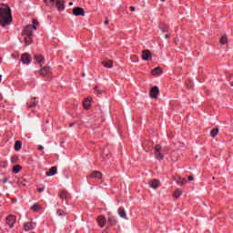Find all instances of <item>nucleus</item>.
<instances>
[{
    "label": "nucleus",
    "instance_id": "f257e3e1",
    "mask_svg": "<svg viewBox=\"0 0 233 233\" xmlns=\"http://www.w3.org/2000/svg\"><path fill=\"white\" fill-rule=\"evenodd\" d=\"M12 23V9L8 5H3L0 7V25L1 26H8Z\"/></svg>",
    "mask_w": 233,
    "mask_h": 233
},
{
    "label": "nucleus",
    "instance_id": "f03ea898",
    "mask_svg": "<svg viewBox=\"0 0 233 233\" xmlns=\"http://www.w3.org/2000/svg\"><path fill=\"white\" fill-rule=\"evenodd\" d=\"M34 30H37L35 25H26L22 31L23 37H32V35H34Z\"/></svg>",
    "mask_w": 233,
    "mask_h": 233
},
{
    "label": "nucleus",
    "instance_id": "7ed1b4c3",
    "mask_svg": "<svg viewBox=\"0 0 233 233\" xmlns=\"http://www.w3.org/2000/svg\"><path fill=\"white\" fill-rule=\"evenodd\" d=\"M161 150H162L161 145H157L155 147V157L158 161H163V159L165 157V155H163V153H161Z\"/></svg>",
    "mask_w": 233,
    "mask_h": 233
},
{
    "label": "nucleus",
    "instance_id": "20e7f679",
    "mask_svg": "<svg viewBox=\"0 0 233 233\" xmlns=\"http://www.w3.org/2000/svg\"><path fill=\"white\" fill-rule=\"evenodd\" d=\"M15 221H17V219L14 215H9L5 218V223L6 225L9 226V228H14V225H15Z\"/></svg>",
    "mask_w": 233,
    "mask_h": 233
},
{
    "label": "nucleus",
    "instance_id": "39448f33",
    "mask_svg": "<svg viewBox=\"0 0 233 233\" xmlns=\"http://www.w3.org/2000/svg\"><path fill=\"white\" fill-rule=\"evenodd\" d=\"M142 59L143 61H151L152 60V53L148 49H144L142 51Z\"/></svg>",
    "mask_w": 233,
    "mask_h": 233
},
{
    "label": "nucleus",
    "instance_id": "423d86ee",
    "mask_svg": "<svg viewBox=\"0 0 233 233\" xmlns=\"http://www.w3.org/2000/svg\"><path fill=\"white\" fill-rule=\"evenodd\" d=\"M149 96L152 99H157V96H159V87L153 86L149 91Z\"/></svg>",
    "mask_w": 233,
    "mask_h": 233
},
{
    "label": "nucleus",
    "instance_id": "0eeeda50",
    "mask_svg": "<svg viewBox=\"0 0 233 233\" xmlns=\"http://www.w3.org/2000/svg\"><path fill=\"white\" fill-rule=\"evenodd\" d=\"M73 15L79 17V15L85 16V9L83 7H75L73 9Z\"/></svg>",
    "mask_w": 233,
    "mask_h": 233
},
{
    "label": "nucleus",
    "instance_id": "6e6552de",
    "mask_svg": "<svg viewBox=\"0 0 233 233\" xmlns=\"http://www.w3.org/2000/svg\"><path fill=\"white\" fill-rule=\"evenodd\" d=\"M50 70H52V68L49 66H43L39 71L40 76H42V77L48 76L50 74Z\"/></svg>",
    "mask_w": 233,
    "mask_h": 233
},
{
    "label": "nucleus",
    "instance_id": "1a4fd4ad",
    "mask_svg": "<svg viewBox=\"0 0 233 233\" xmlns=\"http://www.w3.org/2000/svg\"><path fill=\"white\" fill-rule=\"evenodd\" d=\"M96 221L100 228H103V227L106 225V218H105V216H98L96 218Z\"/></svg>",
    "mask_w": 233,
    "mask_h": 233
},
{
    "label": "nucleus",
    "instance_id": "9d476101",
    "mask_svg": "<svg viewBox=\"0 0 233 233\" xmlns=\"http://www.w3.org/2000/svg\"><path fill=\"white\" fill-rule=\"evenodd\" d=\"M55 3L58 12H63V10H65V0H56Z\"/></svg>",
    "mask_w": 233,
    "mask_h": 233
},
{
    "label": "nucleus",
    "instance_id": "9b49d317",
    "mask_svg": "<svg viewBox=\"0 0 233 233\" xmlns=\"http://www.w3.org/2000/svg\"><path fill=\"white\" fill-rule=\"evenodd\" d=\"M21 61L24 65H30L32 61L30 60V55L28 53L23 54L21 57Z\"/></svg>",
    "mask_w": 233,
    "mask_h": 233
},
{
    "label": "nucleus",
    "instance_id": "f8f14e48",
    "mask_svg": "<svg viewBox=\"0 0 233 233\" xmlns=\"http://www.w3.org/2000/svg\"><path fill=\"white\" fill-rule=\"evenodd\" d=\"M34 59L37 61L40 66H43V65H45V56H43V55H35Z\"/></svg>",
    "mask_w": 233,
    "mask_h": 233
},
{
    "label": "nucleus",
    "instance_id": "ddd939ff",
    "mask_svg": "<svg viewBox=\"0 0 233 233\" xmlns=\"http://www.w3.org/2000/svg\"><path fill=\"white\" fill-rule=\"evenodd\" d=\"M82 105L86 110H90V108H92V102L88 98H85Z\"/></svg>",
    "mask_w": 233,
    "mask_h": 233
},
{
    "label": "nucleus",
    "instance_id": "4468645a",
    "mask_svg": "<svg viewBox=\"0 0 233 233\" xmlns=\"http://www.w3.org/2000/svg\"><path fill=\"white\" fill-rule=\"evenodd\" d=\"M58 196H59L60 199H66V200L70 199V194L65 190L60 191Z\"/></svg>",
    "mask_w": 233,
    "mask_h": 233
},
{
    "label": "nucleus",
    "instance_id": "2eb2a0df",
    "mask_svg": "<svg viewBox=\"0 0 233 233\" xmlns=\"http://www.w3.org/2000/svg\"><path fill=\"white\" fill-rule=\"evenodd\" d=\"M151 74L152 76H161V74H163V68H161V66H157L151 70Z\"/></svg>",
    "mask_w": 233,
    "mask_h": 233
},
{
    "label": "nucleus",
    "instance_id": "dca6fc26",
    "mask_svg": "<svg viewBox=\"0 0 233 233\" xmlns=\"http://www.w3.org/2000/svg\"><path fill=\"white\" fill-rule=\"evenodd\" d=\"M35 228L34 227V225H32V222H25L24 224V230L25 232H28V230H34Z\"/></svg>",
    "mask_w": 233,
    "mask_h": 233
},
{
    "label": "nucleus",
    "instance_id": "f3484780",
    "mask_svg": "<svg viewBox=\"0 0 233 233\" xmlns=\"http://www.w3.org/2000/svg\"><path fill=\"white\" fill-rule=\"evenodd\" d=\"M103 66H105V68H112V66H114V61L112 60H106L102 62Z\"/></svg>",
    "mask_w": 233,
    "mask_h": 233
},
{
    "label": "nucleus",
    "instance_id": "a211bd4d",
    "mask_svg": "<svg viewBox=\"0 0 233 233\" xmlns=\"http://www.w3.org/2000/svg\"><path fill=\"white\" fill-rule=\"evenodd\" d=\"M46 176L50 177V176H56V174H57V167H51L48 172L46 173Z\"/></svg>",
    "mask_w": 233,
    "mask_h": 233
},
{
    "label": "nucleus",
    "instance_id": "6ab92c4d",
    "mask_svg": "<svg viewBox=\"0 0 233 233\" xmlns=\"http://www.w3.org/2000/svg\"><path fill=\"white\" fill-rule=\"evenodd\" d=\"M89 177H96L98 179H103V174L99 171H94Z\"/></svg>",
    "mask_w": 233,
    "mask_h": 233
},
{
    "label": "nucleus",
    "instance_id": "aec40b11",
    "mask_svg": "<svg viewBox=\"0 0 233 233\" xmlns=\"http://www.w3.org/2000/svg\"><path fill=\"white\" fill-rule=\"evenodd\" d=\"M116 223H117V220H116L113 216L108 217V218H107V225L109 227H112V226L116 225Z\"/></svg>",
    "mask_w": 233,
    "mask_h": 233
},
{
    "label": "nucleus",
    "instance_id": "412c9836",
    "mask_svg": "<svg viewBox=\"0 0 233 233\" xmlns=\"http://www.w3.org/2000/svg\"><path fill=\"white\" fill-rule=\"evenodd\" d=\"M149 186L151 187V188H157V187H159V180L157 179L151 180L149 182Z\"/></svg>",
    "mask_w": 233,
    "mask_h": 233
},
{
    "label": "nucleus",
    "instance_id": "4be33fe9",
    "mask_svg": "<svg viewBox=\"0 0 233 233\" xmlns=\"http://www.w3.org/2000/svg\"><path fill=\"white\" fill-rule=\"evenodd\" d=\"M159 29L162 31V32H168L170 30V26L165 25V24H159Z\"/></svg>",
    "mask_w": 233,
    "mask_h": 233
},
{
    "label": "nucleus",
    "instance_id": "5701e85b",
    "mask_svg": "<svg viewBox=\"0 0 233 233\" xmlns=\"http://www.w3.org/2000/svg\"><path fill=\"white\" fill-rule=\"evenodd\" d=\"M118 214H119L120 218H123L124 219H127V211L125 210V208H120L118 209Z\"/></svg>",
    "mask_w": 233,
    "mask_h": 233
},
{
    "label": "nucleus",
    "instance_id": "b1692460",
    "mask_svg": "<svg viewBox=\"0 0 233 233\" xmlns=\"http://www.w3.org/2000/svg\"><path fill=\"white\" fill-rule=\"evenodd\" d=\"M22 169H23V167H21L20 165H15L13 167V173L19 174V172H21Z\"/></svg>",
    "mask_w": 233,
    "mask_h": 233
},
{
    "label": "nucleus",
    "instance_id": "393cba45",
    "mask_svg": "<svg viewBox=\"0 0 233 233\" xmlns=\"http://www.w3.org/2000/svg\"><path fill=\"white\" fill-rule=\"evenodd\" d=\"M22 147H23V143L21 141L18 140L15 143V150L16 152H18V150H21Z\"/></svg>",
    "mask_w": 233,
    "mask_h": 233
},
{
    "label": "nucleus",
    "instance_id": "a878e982",
    "mask_svg": "<svg viewBox=\"0 0 233 233\" xmlns=\"http://www.w3.org/2000/svg\"><path fill=\"white\" fill-rule=\"evenodd\" d=\"M44 3L46 5V6H55L56 5V0H44Z\"/></svg>",
    "mask_w": 233,
    "mask_h": 233
},
{
    "label": "nucleus",
    "instance_id": "bb28decb",
    "mask_svg": "<svg viewBox=\"0 0 233 233\" xmlns=\"http://www.w3.org/2000/svg\"><path fill=\"white\" fill-rule=\"evenodd\" d=\"M24 40L25 43V46H28V45H32V36H24Z\"/></svg>",
    "mask_w": 233,
    "mask_h": 233
},
{
    "label": "nucleus",
    "instance_id": "cd10ccee",
    "mask_svg": "<svg viewBox=\"0 0 233 233\" xmlns=\"http://www.w3.org/2000/svg\"><path fill=\"white\" fill-rule=\"evenodd\" d=\"M218 134H219V128L218 127L213 128L210 132L211 137H216V136H218Z\"/></svg>",
    "mask_w": 233,
    "mask_h": 233
},
{
    "label": "nucleus",
    "instance_id": "c85d7f7f",
    "mask_svg": "<svg viewBox=\"0 0 233 233\" xmlns=\"http://www.w3.org/2000/svg\"><path fill=\"white\" fill-rule=\"evenodd\" d=\"M220 45H227L228 43V37L223 35L219 40Z\"/></svg>",
    "mask_w": 233,
    "mask_h": 233
},
{
    "label": "nucleus",
    "instance_id": "c756f323",
    "mask_svg": "<svg viewBox=\"0 0 233 233\" xmlns=\"http://www.w3.org/2000/svg\"><path fill=\"white\" fill-rule=\"evenodd\" d=\"M41 209V206H39V204H35L32 208L31 210L33 212H39Z\"/></svg>",
    "mask_w": 233,
    "mask_h": 233
},
{
    "label": "nucleus",
    "instance_id": "7c9ffc66",
    "mask_svg": "<svg viewBox=\"0 0 233 233\" xmlns=\"http://www.w3.org/2000/svg\"><path fill=\"white\" fill-rule=\"evenodd\" d=\"M177 185H186L187 179L182 178L181 177H178V179L177 180Z\"/></svg>",
    "mask_w": 233,
    "mask_h": 233
},
{
    "label": "nucleus",
    "instance_id": "2f4dec72",
    "mask_svg": "<svg viewBox=\"0 0 233 233\" xmlns=\"http://www.w3.org/2000/svg\"><path fill=\"white\" fill-rule=\"evenodd\" d=\"M181 194H183V191L179 190V189H176L175 193H174V198H176V199L179 198V196H181Z\"/></svg>",
    "mask_w": 233,
    "mask_h": 233
},
{
    "label": "nucleus",
    "instance_id": "473e14b6",
    "mask_svg": "<svg viewBox=\"0 0 233 233\" xmlns=\"http://www.w3.org/2000/svg\"><path fill=\"white\" fill-rule=\"evenodd\" d=\"M18 185H20L22 187H26V179H25V178L18 179Z\"/></svg>",
    "mask_w": 233,
    "mask_h": 233
},
{
    "label": "nucleus",
    "instance_id": "72a5a7b5",
    "mask_svg": "<svg viewBox=\"0 0 233 233\" xmlns=\"http://www.w3.org/2000/svg\"><path fill=\"white\" fill-rule=\"evenodd\" d=\"M95 92H96V94H98L99 96H101L102 94H105V91L101 90V88H99V86H95Z\"/></svg>",
    "mask_w": 233,
    "mask_h": 233
},
{
    "label": "nucleus",
    "instance_id": "f704fd0d",
    "mask_svg": "<svg viewBox=\"0 0 233 233\" xmlns=\"http://www.w3.org/2000/svg\"><path fill=\"white\" fill-rule=\"evenodd\" d=\"M56 214L57 216H66V212H65L63 209H57Z\"/></svg>",
    "mask_w": 233,
    "mask_h": 233
},
{
    "label": "nucleus",
    "instance_id": "c9c22d12",
    "mask_svg": "<svg viewBox=\"0 0 233 233\" xmlns=\"http://www.w3.org/2000/svg\"><path fill=\"white\" fill-rule=\"evenodd\" d=\"M36 105H37V102H34L30 106H28V108H32L33 106H35Z\"/></svg>",
    "mask_w": 233,
    "mask_h": 233
},
{
    "label": "nucleus",
    "instance_id": "e433bc0d",
    "mask_svg": "<svg viewBox=\"0 0 233 233\" xmlns=\"http://www.w3.org/2000/svg\"><path fill=\"white\" fill-rule=\"evenodd\" d=\"M17 159V157H11V162L15 163V160Z\"/></svg>",
    "mask_w": 233,
    "mask_h": 233
},
{
    "label": "nucleus",
    "instance_id": "4c0bfd02",
    "mask_svg": "<svg viewBox=\"0 0 233 233\" xmlns=\"http://www.w3.org/2000/svg\"><path fill=\"white\" fill-rule=\"evenodd\" d=\"M33 25H39V21H37V19H34L33 20Z\"/></svg>",
    "mask_w": 233,
    "mask_h": 233
},
{
    "label": "nucleus",
    "instance_id": "58836bf2",
    "mask_svg": "<svg viewBox=\"0 0 233 233\" xmlns=\"http://www.w3.org/2000/svg\"><path fill=\"white\" fill-rule=\"evenodd\" d=\"M187 179H188V181H194V177H193V176H189V177H187Z\"/></svg>",
    "mask_w": 233,
    "mask_h": 233
},
{
    "label": "nucleus",
    "instance_id": "ea45409f",
    "mask_svg": "<svg viewBox=\"0 0 233 233\" xmlns=\"http://www.w3.org/2000/svg\"><path fill=\"white\" fill-rule=\"evenodd\" d=\"M131 12H136V7L135 6H130Z\"/></svg>",
    "mask_w": 233,
    "mask_h": 233
},
{
    "label": "nucleus",
    "instance_id": "a19ab883",
    "mask_svg": "<svg viewBox=\"0 0 233 233\" xmlns=\"http://www.w3.org/2000/svg\"><path fill=\"white\" fill-rule=\"evenodd\" d=\"M44 148H45V147H44L43 146H39V147H38V150H44Z\"/></svg>",
    "mask_w": 233,
    "mask_h": 233
},
{
    "label": "nucleus",
    "instance_id": "79ce46f5",
    "mask_svg": "<svg viewBox=\"0 0 233 233\" xmlns=\"http://www.w3.org/2000/svg\"><path fill=\"white\" fill-rule=\"evenodd\" d=\"M43 190H45V187L38 188V192H43Z\"/></svg>",
    "mask_w": 233,
    "mask_h": 233
},
{
    "label": "nucleus",
    "instance_id": "37998d69",
    "mask_svg": "<svg viewBox=\"0 0 233 233\" xmlns=\"http://www.w3.org/2000/svg\"><path fill=\"white\" fill-rule=\"evenodd\" d=\"M109 21L108 20H106L105 22H104V25H109Z\"/></svg>",
    "mask_w": 233,
    "mask_h": 233
},
{
    "label": "nucleus",
    "instance_id": "c03bdc74",
    "mask_svg": "<svg viewBox=\"0 0 233 233\" xmlns=\"http://www.w3.org/2000/svg\"><path fill=\"white\" fill-rule=\"evenodd\" d=\"M165 37H166V39H168V37H170V35L167 34V35H165Z\"/></svg>",
    "mask_w": 233,
    "mask_h": 233
},
{
    "label": "nucleus",
    "instance_id": "a18cd8bd",
    "mask_svg": "<svg viewBox=\"0 0 233 233\" xmlns=\"http://www.w3.org/2000/svg\"><path fill=\"white\" fill-rule=\"evenodd\" d=\"M8 181V178H4L3 183H6Z\"/></svg>",
    "mask_w": 233,
    "mask_h": 233
},
{
    "label": "nucleus",
    "instance_id": "49530a36",
    "mask_svg": "<svg viewBox=\"0 0 233 233\" xmlns=\"http://www.w3.org/2000/svg\"><path fill=\"white\" fill-rule=\"evenodd\" d=\"M73 5H74L73 2H70V3H69V6H72Z\"/></svg>",
    "mask_w": 233,
    "mask_h": 233
},
{
    "label": "nucleus",
    "instance_id": "de8ad7c7",
    "mask_svg": "<svg viewBox=\"0 0 233 233\" xmlns=\"http://www.w3.org/2000/svg\"><path fill=\"white\" fill-rule=\"evenodd\" d=\"M82 77H85V73L82 74Z\"/></svg>",
    "mask_w": 233,
    "mask_h": 233
},
{
    "label": "nucleus",
    "instance_id": "09e8293b",
    "mask_svg": "<svg viewBox=\"0 0 233 233\" xmlns=\"http://www.w3.org/2000/svg\"><path fill=\"white\" fill-rule=\"evenodd\" d=\"M212 179H213V181H214V180L216 179V177H213Z\"/></svg>",
    "mask_w": 233,
    "mask_h": 233
},
{
    "label": "nucleus",
    "instance_id": "8fccbe9b",
    "mask_svg": "<svg viewBox=\"0 0 233 233\" xmlns=\"http://www.w3.org/2000/svg\"><path fill=\"white\" fill-rule=\"evenodd\" d=\"M69 127H74V124H70V126Z\"/></svg>",
    "mask_w": 233,
    "mask_h": 233
},
{
    "label": "nucleus",
    "instance_id": "3c124183",
    "mask_svg": "<svg viewBox=\"0 0 233 233\" xmlns=\"http://www.w3.org/2000/svg\"><path fill=\"white\" fill-rule=\"evenodd\" d=\"M162 3H165V0H160Z\"/></svg>",
    "mask_w": 233,
    "mask_h": 233
},
{
    "label": "nucleus",
    "instance_id": "603ef678",
    "mask_svg": "<svg viewBox=\"0 0 233 233\" xmlns=\"http://www.w3.org/2000/svg\"><path fill=\"white\" fill-rule=\"evenodd\" d=\"M175 45H177V42L175 41Z\"/></svg>",
    "mask_w": 233,
    "mask_h": 233
},
{
    "label": "nucleus",
    "instance_id": "864d4df0",
    "mask_svg": "<svg viewBox=\"0 0 233 233\" xmlns=\"http://www.w3.org/2000/svg\"><path fill=\"white\" fill-rule=\"evenodd\" d=\"M231 86H233V83H230Z\"/></svg>",
    "mask_w": 233,
    "mask_h": 233
},
{
    "label": "nucleus",
    "instance_id": "5fc2aeb1",
    "mask_svg": "<svg viewBox=\"0 0 233 233\" xmlns=\"http://www.w3.org/2000/svg\"><path fill=\"white\" fill-rule=\"evenodd\" d=\"M33 99H37L36 97H33Z\"/></svg>",
    "mask_w": 233,
    "mask_h": 233
},
{
    "label": "nucleus",
    "instance_id": "6e6d98bb",
    "mask_svg": "<svg viewBox=\"0 0 233 233\" xmlns=\"http://www.w3.org/2000/svg\"><path fill=\"white\" fill-rule=\"evenodd\" d=\"M0 82H1V75H0Z\"/></svg>",
    "mask_w": 233,
    "mask_h": 233
}]
</instances>
